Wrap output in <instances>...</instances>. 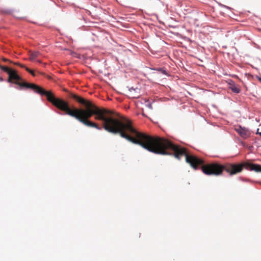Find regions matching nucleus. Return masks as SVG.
<instances>
[{
    "label": "nucleus",
    "mask_w": 261,
    "mask_h": 261,
    "mask_svg": "<svg viewBox=\"0 0 261 261\" xmlns=\"http://www.w3.org/2000/svg\"><path fill=\"white\" fill-rule=\"evenodd\" d=\"M0 69H1L4 71L7 72L8 74L12 70V69L9 68L6 66H3L0 65Z\"/></svg>",
    "instance_id": "nucleus-9"
},
{
    "label": "nucleus",
    "mask_w": 261,
    "mask_h": 261,
    "mask_svg": "<svg viewBox=\"0 0 261 261\" xmlns=\"http://www.w3.org/2000/svg\"><path fill=\"white\" fill-rule=\"evenodd\" d=\"M21 78L17 74L16 71L12 70L9 74L8 82L9 83L14 82L15 84L20 87H25L34 90L35 92L40 94L42 95H45L48 101V98L51 97L53 93L51 91H47L42 88L41 87L32 83H27L25 82H20Z\"/></svg>",
    "instance_id": "nucleus-2"
},
{
    "label": "nucleus",
    "mask_w": 261,
    "mask_h": 261,
    "mask_svg": "<svg viewBox=\"0 0 261 261\" xmlns=\"http://www.w3.org/2000/svg\"><path fill=\"white\" fill-rule=\"evenodd\" d=\"M25 70L30 73H31L32 76H35L36 75L34 71L33 70H31L30 68L28 67H25Z\"/></svg>",
    "instance_id": "nucleus-11"
},
{
    "label": "nucleus",
    "mask_w": 261,
    "mask_h": 261,
    "mask_svg": "<svg viewBox=\"0 0 261 261\" xmlns=\"http://www.w3.org/2000/svg\"><path fill=\"white\" fill-rule=\"evenodd\" d=\"M39 55H40V53L38 51L32 52L30 54V58L29 59L31 61H33L36 58L38 57Z\"/></svg>",
    "instance_id": "nucleus-8"
},
{
    "label": "nucleus",
    "mask_w": 261,
    "mask_h": 261,
    "mask_svg": "<svg viewBox=\"0 0 261 261\" xmlns=\"http://www.w3.org/2000/svg\"><path fill=\"white\" fill-rule=\"evenodd\" d=\"M20 66V67H21V68H25V67H26L25 66V65H22V64H20V66Z\"/></svg>",
    "instance_id": "nucleus-12"
},
{
    "label": "nucleus",
    "mask_w": 261,
    "mask_h": 261,
    "mask_svg": "<svg viewBox=\"0 0 261 261\" xmlns=\"http://www.w3.org/2000/svg\"><path fill=\"white\" fill-rule=\"evenodd\" d=\"M3 60L4 61H5V62H7V61H9V60H8V59H6V58H3Z\"/></svg>",
    "instance_id": "nucleus-13"
},
{
    "label": "nucleus",
    "mask_w": 261,
    "mask_h": 261,
    "mask_svg": "<svg viewBox=\"0 0 261 261\" xmlns=\"http://www.w3.org/2000/svg\"><path fill=\"white\" fill-rule=\"evenodd\" d=\"M37 62H39V63H41V61H39V60L37 61Z\"/></svg>",
    "instance_id": "nucleus-17"
},
{
    "label": "nucleus",
    "mask_w": 261,
    "mask_h": 261,
    "mask_svg": "<svg viewBox=\"0 0 261 261\" xmlns=\"http://www.w3.org/2000/svg\"><path fill=\"white\" fill-rule=\"evenodd\" d=\"M15 65H18V66H20V63H15Z\"/></svg>",
    "instance_id": "nucleus-16"
},
{
    "label": "nucleus",
    "mask_w": 261,
    "mask_h": 261,
    "mask_svg": "<svg viewBox=\"0 0 261 261\" xmlns=\"http://www.w3.org/2000/svg\"><path fill=\"white\" fill-rule=\"evenodd\" d=\"M202 172L207 175L219 176L222 174L224 165L214 163L203 165L202 166Z\"/></svg>",
    "instance_id": "nucleus-3"
},
{
    "label": "nucleus",
    "mask_w": 261,
    "mask_h": 261,
    "mask_svg": "<svg viewBox=\"0 0 261 261\" xmlns=\"http://www.w3.org/2000/svg\"><path fill=\"white\" fill-rule=\"evenodd\" d=\"M235 130L241 137L244 139H246L249 137L251 134L250 130L247 128L241 126H237L235 128Z\"/></svg>",
    "instance_id": "nucleus-5"
},
{
    "label": "nucleus",
    "mask_w": 261,
    "mask_h": 261,
    "mask_svg": "<svg viewBox=\"0 0 261 261\" xmlns=\"http://www.w3.org/2000/svg\"><path fill=\"white\" fill-rule=\"evenodd\" d=\"M4 81V79L2 77H0V82H3Z\"/></svg>",
    "instance_id": "nucleus-15"
},
{
    "label": "nucleus",
    "mask_w": 261,
    "mask_h": 261,
    "mask_svg": "<svg viewBox=\"0 0 261 261\" xmlns=\"http://www.w3.org/2000/svg\"><path fill=\"white\" fill-rule=\"evenodd\" d=\"M244 167H245L244 164L227 163L224 164V171H225L230 175H232L241 172L243 170Z\"/></svg>",
    "instance_id": "nucleus-4"
},
{
    "label": "nucleus",
    "mask_w": 261,
    "mask_h": 261,
    "mask_svg": "<svg viewBox=\"0 0 261 261\" xmlns=\"http://www.w3.org/2000/svg\"><path fill=\"white\" fill-rule=\"evenodd\" d=\"M228 84L229 88L231 90V91L233 92L236 93H240V89L239 87L235 84L234 82H233L232 81H230Z\"/></svg>",
    "instance_id": "nucleus-7"
},
{
    "label": "nucleus",
    "mask_w": 261,
    "mask_h": 261,
    "mask_svg": "<svg viewBox=\"0 0 261 261\" xmlns=\"http://www.w3.org/2000/svg\"><path fill=\"white\" fill-rule=\"evenodd\" d=\"M257 131H258V129L257 130ZM259 132H257V134H259Z\"/></svg>",
    "instance_id": "nucleus-18"
},
{
    "label": "nucleus",
    "mask_w": 261,
    "mask_h": 261,
    "mask_svg": "<svg viewBox=\"0 0 261 261\" xmlns=\"http://www.w3.org/2000/svg\"><path fill=\"white\" fill-rule=\"evenodd\" d=\"M156 70L160 71L162 73L166 75H169V74L167 73L166 70L165 69V68H159L156 69Z\"/></svg>",
    "instance_id": "nucleus-10"
},
{
    "label": "nucleus",
    "mask_w": 261,
    "mask_h": 261,
    "mask_svg": "<svg viewBox=\"0 0 261 261\" xmlns=\"http://www.w3.org/2000/svg\"><path fill=\"white\" fill-rule=\"evenodd\" d=\"M257 79H258V80L261 83V77H258L257 76Z\"/></svg>",
    "instance_id": "nucleus-14"
},
{
    "label": "nucleus",
    "mask_w": 261,
    "mask_h": 261,
    "mask_svg": "<svg viewBox=\"0 0 261 261\" xmlns=\"http://www.w3.org/2000/svg\"><path fill=\"white\" fill-rule=\"evenodd\" d=\"M244 165L245 168L249 169L250 170L261 172V166L259 165L245 163H244Z\"/></svg>",
    "instance_id": "nucleus-6"
},
{
    "label": "nucleus",
    "mask_w": 261,
    "mask_h": 261,
    "mask_svg": "<svg viewBox=\"0 0 261 261\" xmlns=\"http://www.w3.org/2000/svg\"><path fill=\"white\" fill-rule=\"evenodd\" d=\"M68 96L79 103L84 105L85 109H71L68 102L56 98L53 93L48 101L61 111L71 117L75 118L85 125L94 127L98 130L101 128L89 120L93 115L95 119L102 121V127L112 134H119L120 136L132 143L140 145L143 148L155 154L173 155L179 160L185 156L186 161L191 165V154L187 152L185 148L175 145L169 140L160 137H152L140 132L132 125L131 121L125 118L119 116L115 118V113L105 108H100L91 101L85 99L78 95L69 92Z\"/></svg>",
    "instance_id": "nucleus-1"
}]
</instances>
